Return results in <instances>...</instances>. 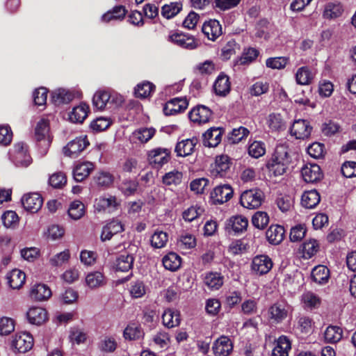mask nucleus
<instances>
[{
    "instance_id": "nucleus-1",
    "label": "nucleus",
    "mask_w": 356,
    "mask_h": 356,
    "mask_svg": "<svg viewBox=\"0 0 356 356\" xmlns=\"http://www.w3.org/2000/svg\"><path fill=\"white\" fill-rule=\"evenodd\" d=\"M290 162L291 159L287 147L284 145H279L275 148L266 167L275 176H280L286 172Z\"/></svg>"
},
{
    "instance_id": "nucleus-2",
    "label": "nucleus",
    "mask_w": 356,
    "mask_h": 356,
    "mask_svg": "<svg viewBox=\"0 0 356 356\" xmlns=\"http://www.w3.org/2000/svg\"><path fill=\"white\" fill-rule=\"evenodd\" d=\"M35 134L36 140L38 142L40 152L42 156H44L47 154L51 143V138L49 135V122L47 120L42 119L37 123Z\"/></svg>"
},
{
    "instance_id": "nucleus-3",
    "label": "nucleus",
    "mask_w": 356,
    "mask_h": 356,
    "mask_svg": "<svg viewBox=\"0 0 356 356\" xmlns=\"http://www.w3.org/2000/svg\"><path fill=\"white\" fill-rule=\"evenodd\" d=\"M265 195L259 188L246 190L242 193L240 198L241 204L248 209L259 208L264 201Z\"/></svg>"
},
{
    "instance_id": "nucleus-4",
    "label": "nucleus",
    "mask_w": 356,
    "mask_h": 356,
    "mask_svg": "<svg viewBox=\"0 0 356 356\" xmlns=\"http://www.w3.org/2000/svg\"><path fill=\"white\" fill-rule=\"evenodd\" d=\"M33 346V338L28 332L16 333L12 338L11 346L15 352L25 353Z\"/></svg>"
},
{
    "instance_id": "nucleus-5",
    "label": "nucleus",
    "mask_w": 356,
    "mask_h": 356,
    "mask_svg": "<svg viewBox=\"0 0 356 356\" xmlns=\"http://www.w3.org/2000/svg\"><path fill=\"white\" fill-rule=\"evenodd\" d=\"M290 306L285 302H277L273 304L267 312L268 318L275 323H280L289 314Z\"/></svg>"
},
{
    "instance_id": "nucleus-6",
    "label": "nucleus",
    "mask_w": 356,
    "mask_h": 356,
    "mask_svg": "<svg viewBox=\"0 0 356 356\" xmlns=\"http://www.w3.org/2000/svg\"><path fill=\"white\" fill-rule=\"evenodd\" d=\"M88 145L89 142L86 136L76 137L75 139L69 142L63 148V153L67 156L76 158Z\"/></svg>"
},
{
    "instance_id": "nucleus-7",
    "label": "nucleus",
    "mask_w": 356,
    "mask_h": 356,
    "mask_svg": "<svg viewBox=\"0 0 356 356\" xmlns=\"http://www.w3.org/2000/svg\"><path fill=\"white\" fill-rule=\"evenodd\" d=\"M312 127L306 120H296L290 127V134L296 139L305 140L309 138Z\"/></svg>"
},
{
    "instance_id": "nucleus-8",
    "label": "nucleus",
    "mask_w": 356,
    "mask_h": 356,
    "mask_svg": "<svg viewBox=\"0 0 356 356\" xmlns=\"http://www.w3.org/2000/svg\"><path fill=\"white\" fill-rule=\"evenodd\" d=\"M168 40L181 48L189 50L195 49L197 47V43L193 36L181 33H175L170 35Z\"/></svg>"
},
{
    "instance_id": "nucleus-9",
    "label": "nucleus",
    "mask_w": 356,
    "mask_h": 356,
    "mask_svg": "<svg viewBox=\"0 0 356 356\" xmlns=\"http://www.w3.org/2000/svg\"><path fill=\"white\" fill-rule=\"evenodd\" d=\"M21 202L26 211L35 213L42 207L43 200L38 193H29L23 195Z\"/></svg>"
},
{
    "instance_id": "nucleus-10",
    "label": "nucleus",
    "mask_w": 356,
    "mask_h": 356,
    "mask_svg": "<svg viewBox=\"0 0 356 356\" xmlns=\"http://www.w3.org/2000/svg\"><path fill=\"white\" fill-rule=\"evenodd\" d=\"M233 189L229 184L216 186L211 193V198L216 204L229 201L233 195Z\"/></svg>"
},
{
    "instance_id": "nucleus-11",
    "label": "nucleus",
    "mask_w": 356,
    "mask_h": 356,
    "mask_svg": "<svg viewBox=\"0 0 356 356\" xmlns=\"http://www.w3.org/2000/svg\"><path fill=\"white\" fill-rule=\"evenodd\" d=\"M211 115L212 111L211 109L203 105L195 106L188 113L190 120L198 124L208 122Z\"/></svg>"
},
{
    "instance_id": "nucleus-12",
    "label": "nucleus",
    "mask_w": 356,
    "mask_h": 356,
    "mask_svg": "<svg viewBox=\"0 0 356 356\" xmlns=\"http://www.w3.org/2000/svg\"><path fill=\"white\" fill-rule=\"evenodd\" d=\"M273 267L271 259L266 255H257L252 262V270L257 275H264L270 271Z\"/></svg>"
},
{
    "instance_id": "nucleus-13",
    "label": "nucleus",
    "mask_w": 356,
    "mask_h": 356,
    "mask_svg": "<svg viewBox=\"0 0 356 356\" xmlns=\"http://www.w3.org/2000/svg\"><path fill=\"white\" fill-rule=\"evenodd\" d=\"M188 103L186 98L176 97L167 102L163 107L165 115H173L184 111Z\"/></svg>"
},
{
    "instance_id": "nucleus-14",
    "label": "nucleus",
    "mask_w": 356,
    "mask_h": 356,
    "mask_svg": "<svg viewBox=\"0 0 356 356\" xmlns=\"http://www.w3.org/2000/svg\"><path fill=\"white\" fill-rule=\"evenodd\" d=\"M303 179L307 183H314L320 181L323 177L321 168L317 164H306L301 170Z\"/></svg>"
},
{
    "instance_id": "nucleus-15",
    "label": "nucleus",
    "mask_w": 356,
    "mask_h": 356,
    "mask_svg": "<svg viewBox=\"0 0 356 356\" xmlns=\"http://www.w3.org/2000/svg\"><path fill=\"white\" fill-rule=\"evenodd\" d=\"M169 151L167 149L156 148L148 153V161L150 165L157 168L168 161Z\"/></svg>"
},
{
    "instance_id": "nucleus-16",
    "label": "nucleus",
    "mask_w": 356,
    "mask_h": 356,
    "mask_svg": "<svg viewBox=\"0 0 356 356\" xmlns=\"http://www.w3.org/2000/svg\"><path fill=\"white\" fill-rule=\"evenodd\" d=\"M212 348L216 356H228L232 351L233 345L229 338L222 336L215 341Z\"/></svg>"
},
{
    "instance_id": "nucleus-17",
    "label": "nucleus",
    "mask_w": 356,
    "mask_h": 356,
    "mask_svg": "<svg viewBox=\"0 0 356 356\" xmlns=\"http://www.w3.org/2000/svg\"><path fill=\"white\" fill-rule=\"evenodd\" d=\"M223 131L220 127H211L203 134V144L206 147H215L222 140Z\"/></svg>"
},
{
    "instance_id": "nucleus-18",
    "label": "nucleus",
    "mask_w": 356,
    "mask_h": 356,
    "mask_svg": "<svg viewBox=\"0 0 356 356\" xmlns=\"http://www.w3.org/2000/svg\"><path fill=\"white\" fill-rule=\"evenodd\" d=\"M316 71L309 66H302L297 70L295 74L296 82L298 85L308 86L315 77Z\"/></svg>"
},
{
    "instance_id": "nucleus-19",
    "label": "nucleus",
    "mask_w": 356,
    "mask_h": 356,
    "mask_svg": "<svg viewBox=\"0 0 356 356\" xmlns=\"http://www.w3.org/2000/svg\"><path fill=\"white\" fill-rule=\"evenodd\" d=\"M230 168L229 159L227 155L218 156L211 173L213 177H222Z\"/></svg>"
},
{
    "instance_id": "nucleus-20",
    "label": "nucleus",
    "mask_w": 356,
    "mask_h": 356,
    "mask_svg": "<svg viewBox=\"0 0 356 356\" xmlns=\"http://www.w3.org/2000/svg\"><path fill=\"white\" fill-rule=\"evenodd\" d=\"M202 31L210 40L214 41L222 34V28L218 21L209 20L204 23Z\"/></svg>"
},
{
    "instance_id": "nucleus-21",
    "label": "nucleus",
    "mask_w": 356,
    "mask_h": 356,
    "mask_svg": "<svg viewBox=\"0 0 356 356\" xmlns=\"http://www.w3.org/2000/svg\"><path fill=\"white\" fill-rule=\"evenodd\" d=\"M213 88L217 95L226 96L231 90V83L228 76L221 72L214 82Z\"/></svg>"
},
{
    "instance_id": "nucleus-22",
    "label": "nucleus",
    "mask_w": 356,
    "mask_h": 356,
    "mask_svg": "<svg viewBox=\"0 0 356 356\" xmlns=\"http://www.w3.org/2000/svg\"><path fill=\"white\" fill-rule=\"evenodd\" d=\"M29 322L33 325H41L47 319V311L40 307H31L26 313Z\"/></svg>"
},
{
    "instance_id": "nucleus-23",
    "label": "nucleus",
    "mask_w": 356,
    "mask_h": 356,
    "mask_svg": "<svg viewBox=\"0 0 356 356\" xmlns=\"http://www.w3.org/2000/svg\"><path fill=\"white\" fill-rule=\"evenodd\" d=\"M15 161L16 165L27 166L31 163V157L27 153L26 145L24 143H17L14 146Z\"/></svg>"
},
{
    "instance_id": "nucleus-24",
    "label": "nucleus",
    "mask_w": 356,
    "mask_h": 356,
    "mask_svg": "<svg viewBox=\"0 0 356 356\" xmlns=\"http://www.w3.org/2000/svg\"><path fill=\"white\" fill-rule=\"evenodd\" d=\"M118 205L116 197L112 195L101 196L95 202V207L99 211L108 210L111 212L115 210Z\"/></svg>"
},
{
    "instance_id": "nucleus-25",
    "label": "nucleus",
    "mask_w": 356,
    "mask_h": 356,
    "mask_svg": "<svg viewBox=\"0 0 356 356\" xmlns=\"http://www.w3.org/2000/svg\"><path fill=\"white\" fill-rule=\"evenodd\" d=\"M197 143V139L196 138L183 140L177 143L175 147L177 155L182 157L191 155L193 152Z\"/></svg>"
},
{
    "instance_id": "nucleus-26",
    "label": "nucleus",
    "mask_w": 356,
    "mask_h": 356,
    "mask_svg": "<svg viewBox=\"0 0 356 356\" xmlns=\"http://www.w3.org/2000/svg\"><path fill=\"white\" fill-rule=\"evenodd\" d=\"M291 349L289 339L286 336H280L276 341L272 351V356H289V352Z\"/></svg>"
},
{
    "instance_id": "nucleus-27",
    "label": "nucleus",
    "mask_w": 356,
    "mask_h": 356,
    "mask_svg": "<svg viewBox=\"0 0 356 356\" xmlns=\"http://www.w3.org/2000/svg\"><path fill=\"white\" fill-rule=\"evenodd\" d=\"M30 296L37 301L46 300L51 296V291L46 284H37L32 286Z\"/></svg>"
},
{
    "instance_id": "nucleus-28",
    "label": "nucleus",
    "mask_w": 356,
    "mask_h": 356,
    "mask_svg": "<svg viewBox=\"0 0 356 356\" xmlns=\"http://www.w3.org/2000/svg\"><path fill=\"white\" fill-rule=\"evenodd\" d=\"M180 314L177 310L166 309L162 314L163 325L168 328H172L180 324Z\"/></svg>"
},
{
    "instance_id": "nucleus-29",
    "label": "nucleus",
    "mask_w": 356,
    "mask_h": 356,
    "mask_svg": "<svg viewBox=\"0 0 356 356\" xmlns=\"http://www.w3.org/2000/svg\"><path fill=\"white\" fill-rule=\"evenodd\" d=\"M204 283L211 290H218L224 283V276L217 272L207 273L204 277Z\"/></svg>"
},
{
    "instance_id": "nucleus-30",
    "label": "nucleus",
    "mask_w": 356,
    "mask_h": 356,
    "mask_svg": "<svg viewBox=\"0 0 356 356\" xmlns=\"http://www.w3.org/2000/svg\"><path fill=\"white\" fill-rule=\"evenodd\" d=\"M134 258L133 254L124 252L119 255L115 262V269L118 271L127 272L134 265Z\"/></svg>"
},
{
    "instance_id": "nucleus-31",
    "label": "nucleus",
    "mask_w": 356,
    "mask_h": 356,
    "mask_svg": "<svg viewBox=\"0 0 356 356\" xmlns=\"http://www.w3.org/2000/svg\"><path fill=\"white\" fill-rule=\"evenodd\" d=\"M284 228L280 225H271L266 231V235L270 243L278 245L284 239Z\"/></svg>"
},
{
    "instance_id": "nucleus-32",
    "label": "nucleus",
    "mask_w": 356,
    "mask_h": 356,
    "mask_svg": "<svg viewBox=\"0 0 356 356\" xmlns=\"http://www.w3.org/2000/svg\"><path fill=\"white\" fill-rule=\"evenodd\" d=\"M266 124L273 132H279L286 129V122L280 113L269 114L266 118Z\"/></svg>"
},
{
    "instance_id": "nucleus-33",
    "label": "nucleus",
    "mask_w": 356,
    "mask_h": 356,
    "mask_svg": "<svg viewBox=\"0 0 356 356\" xmlns=\"http://www.w3.org/2000/svg\"><path fill=\"white\" fill-rule=\"evenodd\" d=\"M122 231L123 226L121 222L118 220H113L103 227L101 239L103 241L110 240L114 234Z\"/></svg>"
},
{
    "instance_id": "nucleus-34",
    "label": "nucleus",
    "mask_w": 356,
    "mask_h": 356,
    "mask_svg": "<svg viewBox=\"0 0 356 356\" xmlns=\"http://www.w3.org/2000/svg\"><path fill=\"white\" fill-rule=\"evenodd\" d=\"M94 165L90 162H83L77 164L73 170V176L77 182L84 180L93 170Z\"/></svg>"
},
{
    "instance_id": "nucleus-35",
    "label": "nucleus",
    "mask_w": 356,
    "mask_h": 356,
    "mask_svg": "<svg viewBox=\"0 0 356 356\" xmlns=\"http://www.w3.org/2000/svg\"><path fill=\"white\" fill-rule=\"evenodd\" d=\"M88 106L82 103L73 108L69 114V119L74 123H82L88 116Z\"/></svg>"
},
{
    "instance_id": "nucleus-36",
    "label": "nucleus",
    "mask_w": 356,
    "mask_h": 356,
    "mask_svg": "<svg viewBox=\"0 0 356 356\" xmlns=\"http://www.w3.org/2000/svg\"><path fill=\"white\" fill-rule=\"evenodd\" d=\"M312 279L318 284H326L330 278V270L323 265L314 267L312 271Z\"/></svg>"
},
{
    "instance_id": "nucleus-37",
    "label": "nucleus",
    "mask_w": 356,
    "mask_h": 356,
    "mask_svg": "<svg viewBox=\"0 0 356 356\" xmlns=\"http://www.w3.org/2000/svg\"><path fill=\"white\" fill-rule=\"evenodd\" d=\"M86 283L90 289H97L104 286L106 280L104 274L99 271L89 273L86 277Z\"/></svg>"
},
{
    "instance_id": "nucleus-38",
    "label": "nucleus",
    "mask_w": 356,
    "mask_h": 356,
    "mask_svg": "<svg viewBox=\"0 0 356 356\" xmlns=\"http://www.w3.org/2000/svg\"><path fill=\"white\" fill-rule=\"evenodd\" d=\"M6 278L10 286L13 289H19L24 283L26 275L19 269H14L7 274Z\"/></svg>"
},
{
    "instance_id": "nucleus-39",
    "label": "nucleus",
    "mask_w": 356,
    "mask_h": 356,
    "mask_svg": "<svg viewBox=\"0 0 356 356\" xmlns=\"http://www.w3.org/2000/svg\"><path fill=\"white\" fill-rule=\"evenodd\" d=\"M319 193L316 190L305 192L301 198L302 205L307 209L314 208L320 202Z\"/></svg>"
},
{
    "instance_id": "nucleus-40",
    "label": "nucleus",
    "mask_w": 356,
    "mask_h": 356,
    "mask_svg": "<svg viewBox=\"0 0 356 356\" xmlns=\"http://www.w3.org/2000/svg\"><path fill=\"white\" fill-rule=\"evenodd\" d=\"M301 302L304 308L307 309H313L318 308L320 306L321 300L316 293L312 291H306L301 296Z\"/></svg>"
},
{
    "instance_id": "nucleus-41",
    "label": "nucleus",
    "mask_w": 356,
    "mask_h": 356,
    "mask_svg": "<svg viewBox=\"0 0 356 356\" xmlns=\"http://www.w3.org/2000/svg\"><path fill=\"white\" fill-rule=\"evenodd\" d=\"M74 94L67 90L59 88L51 94V100L56 105L67 104L74 99Z\"/></svg>"
},
{
    "instance_id": "nucleus-42",
    "label": "nucleus",
    "mask_w": 356,
    "mask_h": 356,
    "mask_svg": "<svg viewBox=\"0 0 356 356\" xmlns=\"http://www.w3.org/2000/svg\"><path fill=\"white\" fill-rule=\"evenodd\" d=\"M152 346L161 349H167L170 345V337L168 332L160 330L152 336Z\"/></svg>"
},
{
    "instance_id": "nucleus-43",
    "label": "nucleus",
    "mask_w": 356,
    "mask_h": 356,
    "mask_svg": "<svg viewBox=\"0 0 356 356\" xmlns=\"http://www.w3.org/2000/svg\"><path fill=\"white\" fill-rule=\"evenodd\" d=\"M248 225L247 218L242 216H232L227 220V226L236 233L243 232L247 229Z\"/></svg>"
},
{
    "instance_id": "nucleus-44",
    "label": "nucleus",
    "mask_w": 356,
    "mask_h": 356,
    "mask_svg": "<svg viewBox=\"0 0 356 356\" xmlns=\"http://www.w3.org/2000/svg\"><path fill=\"white\" fill-rule=\"evenodd\" d=\"M181 257L175 252L168 254L162 259L165 268L171 271L177 270L181 266Z\"/></svg>"
},
{
    "instance_id": "nucleus-45",
    "label": "nucleus",
    "mask_w": 356,
    "mask_h": 356,
    "mask_svg": "<svg viewBox=\"0 0 356 356\" xmlns=\"http://www.w3.org/2000/svg\"><path fill=\"white\" fill-rule=\"evenodd\" d=\"M343 336V330L339 326L330 325L324 333L325 340L327 343H335L339 341Z\"/></svg>"
},
{
    "instance_id": "nucleus-46",
    "label": "nucleus",
    "mask_w": 356,
    "mask_h": 356,
    "mask_svg": "<svg viewBox=\"0 0 356 356\" xmlns=\"http://www.w3.org/2000/svg\"><path fill=\"white\" fill-rule=\"evenodd\" d=\"M319 248L318 242L314 239L305 241L300 248L302 257L305 259L312 258L316 254Z\"/></svg>"
},
{
    "instance_id": "nucleus-47",
    "label": "nucleus",
    "mask_w": 356,
    "mask_h": 356,
    "mask_svg": "<svg viewBox=\"0 0 356 356\" xmlns=\"http://www.w3.org/2000/svg\"><path fill=\"white\" fill-rule=\"evenodd\" d=\"M138 188V182L136 179H124L119 185V190L126 196L134 195Z\"/></svg>"
},
{
    "instance_id": "nucleus-48",
    "label": "nucleus",
    "mask_w": 356,
    "mask_h": 356,
    "mask_svg": "<svg viewBox=\"0 0 356 356\" xmlns=\"http://www.w3.org/2000/svg\"><path fill=\"white\" fill-rule=\"evenodd\" d=\"M249 248V245L245 239H236L230 243L228 247V252L232 255H238L245 253Z\"/></svg>"
},
{
    "instance_id": "nucleus-49",
    "label": "nucleus",
    "mask_w": 356,
    "mask_h": 356,
    "mask_svg": "<svg viewBox=\"0 0 356 356\" xmlns=\"http://www.w3.org/2000/svg\"><path fill=\"white\" fill-rule=\"evenodd\" d=\"M111 98V95L106 91H97L93 96L92 104L97 110H103Z\"/></svg>"
},
{
    "instance_id": "nucleus-50",
    "label": "nucleus",
    "mask_w": 356,
    "mask_h": 356,
    "mask_svg": "<svg viewBox=\"0 0 356 356\" xmlns=\"http://www.w3.org/2000/svg\"><path fill=\"white\" fill-rule=\"evenodd\" d=\"M95 184L100 187L108 188L114 181V177L109 172L99 171L93 177Z\"/></svg>"
},
{
    "instance_id": "nucleus-51",
    "label": "nucleus",
    "mask_w": 356,
    "mask_h": 356,
    "mask_svg": "<svg viewBox=\"0 0 356 356\" xmlns=\"http://www.w3.org/2000/svg\"><path fill=\"white\" fill-rule=\"evenodd\" d=\"M151 245L154 248H162L168 241V235L161 230H156L151 237Z\"/></svg>"
},
{
    "instance_id": "nucleus-52",
    "label": "nucleus",
    "mask_w": 356,
    "mask_h": 356,
    "mask_svg": "<svg viewBox=\"0 0 356 356\" xmlns=\"http://www.w3.org/2000/svg\"><path fill=\"white\" fill-rule=\"evenodd\" d=\"M84 213L85 207L81 202L75 200L70 204L68 209V215L72 219L79 220L84 215Z\"/></svg>"
},
{
    "instance_id": "nucleus-53",
    "label": "nucleus",
    "mask_w": 356,
    "mask_h": 356,
    "mask_svg": "<svg viewBox=\"0 0 356 356\" xmlns=\"http://www.w3.org/2000/svg\"><path fill=\"white\" fill-rule=\"evenodd\" d=\"M182 8V5L178 2L165 4L161 8V15L166 19H170L177 15Z\"/></svg>"
},
{
    "instance_id": "nucleus-54",
    "label": "nucleus",
    "mask_w": 356,
    "mask_h": 356,
    "mask_svg": "<svg viewBox=\"0 0 356 356\" xmlns=\"http://www.w3.org/2000/svg\"><path fill=\"white\" fill-rule=\"evenodd\" d=\"M156 130L154 128H142L133 132L134 138L140 143H145L149 141L155 134Z\"/></svg>"
},
{
    "instance_id": "nucleus-55",
    "label": "nucleus",
    "mask_w": 356,
    "mask_h": 356,
    "mask_svg": "<svg viewBox=\"0 0 356 356\" xmlns=\"http://www.w3.org/2000/svg\"><path fill=\"white\" fill-rule=\"evenodd\" d=\"M154 90V86L149 82L144 81L135 88V95L137 97L145 98L151 95Z\"/></svg>"
},
{
    "instance_id": "nucleus-56",
    "label": "nucleus",
    "mask_w": 356,
    "mask_h": 356,
    "mask_svg": "<svg viewBox=\"0 0 356 356\" xmlns=\"http://www.w3.org/2000/svg\"><path fill=\"white\" fill-rule=\"evenodd\" d=\"M195 245V238L190 234H182L177 241V245L181 250H187L194 248Z\"/></svg>"
},
{
    "instance_id": "nucleus-57",
    "label": "nucleus",
    "mask_w": 356,
    "mask_h": 356,
    "mask_svg": "<svg viewBox=\"0 0 356 356\" xmlns=\"http://www.w3.org/2000/svg\"><path fill=\"white\" fill-rule=\"evenodd\" d=\"M266 153L265 144L261 141H254L248 147V154L250 156L258 159Z\"/></svg>"
},
{
    "instance_id": "nucleus-58",
    "label": "nucleus",
    "mask_w": 356,
    "mask_h": 356,
    "mask_svg": "<svg viewBox=\"0 0 356 356\" xmlns=\"http://www.w3.org/2000/svg\"><path fill=\"white\" fill-rule=\"evenodd\" d=\"M252 222L255 227L263 229L268 224L269 217L266 212L257 211L252 216Z\"/></svg>"
},
{
    "instance_id": "nucleus-59",
    "label": "nucleus",
    "mask_w": 356,
    "mask_h": 356,
    "mask_svg": "<svg viewBox=\"0 0 356 356\" xmlns=\"http://www.w3.org/2000/svg\"><path fill=\"white\" fill-rule=\"evenodd\" d=\"M99 349L105 353H113L117 348V342L113 337H104L98 344Z\"/></svg>"
},
{
    "instance_id": "nucleus-60",
    "label": "nucleus",
    "mask_w": 356,
    "mask_h": 356,
    "mask_svg": "<svg viewBox=\"0 0 356 356\" xmlns=\"http://www.w3.org/2000/svg\"><path fill=\"white\" fill-rule=\"evenodd\" d=\"M342 11L341 5L330 3L325 7L323 17L326 19L337 18L341 15Z\"/></svg>"
},
{
    "instance_id": "nucleus-61",
    "label": "nucleus",
    "mask_w": 356,
    "mask_h": 356,
    "mask_svg": "<svg viewBox=\"0 0 356 356\" xmlns=\"http://www.w3.org/2000/svg\"><path fill=\"white\" fill-rule=\"evenodd\" d=\"M70 258L69 250L57 253L49 259V264L54 267H59L67 262Z\"/></svg>"
},
{
    "instance_id": "nucleus-62",
    "label": "nucleus",
    "mask_w": 356,
    "mask_h": 356,
    "mask_svg": "<svg viewBox=\"0 0 356 356\" xmlns=\"http://www.w3.org/2000/svg\"><path fill=\"white\" fill-rule=\"evenodd\" d=\"M123 334L126 339L137 340L141 338L144 333L139 326L128 325L124 330Z\"/></svg>"
},
{
    "instance_id": "nucleus-63",
    "label": "nucleus",
    "mask_w": 356,
    "mask_h": 356,
    "mask_svg": "<svg viewBox=\"0 0 356 356\" xmlns=\"http://www.w3.org/2000/svg\"><path fill=\"white\" fill-rule=\"evenodd\" d=\"M182 179L181 172L177 170H173L165 173L163 177V183L167 186L178 185Z\"/></svg>"
},
{
    "instance_id": "nucleus-64",
    "label": "nucleus",
    "mask_w": 356,
    "mask_h": 356,
    "mask_svg": "<svg viewBox=\"0 0 356 356\" xmlns=\"http://www.w3.org/2000/svg\"><path fill=\"white\" fill-rule=\"evenodd\" d=\"M67 183V178L63 172H58L54 173L49 177V184L53 188H61Z\"/></svg>"
}]
</instances>
